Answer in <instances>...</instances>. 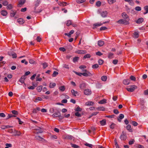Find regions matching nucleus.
Here are the masks:
<instances>
[{
    "instance_id": "nucleus-1",
    "label": "nucleus",
    "mask_w": 148,
    "mask_h": 148,
    "mask_svg": "<svg viewBox=\"0 0 148 148\" xmlns=\"http://www.w3.org/2000/svg\"><path fill=\"white\" fill-rule=\"evenodd\" d=\"M129 21L130 19L127 18L126 19L124 18V19H121L119 20L117 22L120 24L127 25L130 24Z\"/></svg>"
},
{
    "instance_id": "nucleus-2",
    "label": "nucleus",
    "mask_w": 148,
    "mask_h": 148,
    "mask_svg": "<svg viewBox=\"0 0 148 148\" xmlns=\"http://www.w3.org/2000/svg\"><path fill=\"white\" fill-rule=\"evenodd\" d=\"M137 88V86L135 85H133L130 86L129 88H127L126 89L129 92H132L134 90Z\"/></svg>"
},
{
    "instance_id": "nucleus-3",
    "label": "nucleus",
    "mask_w": 148,
    "mask_h": 148,
    "mask_svg": "<svg viewBox=\"0 0 148 148\" xmlns=\"http://www.w3.org/2000/svg\"><path fill=\"white\" fill-rule=\"evenodd\" d=\"M83 72L82 75L84 76L87 77L92 75V74L87 70H84Z\"/></svg>"
},
{
    "instance_id": "nucleus-4",
    "label": "nucleus",
    "mask_w": 148,
    "mask_h": 148,
    "mask_svg": "<svg viewBox=\"0 0 148 148\" xmlns=\"http://www.w3.org/2000/svg\"><path fill=\"white\" fill-rule=\"evenodd\" d=\"M84 93L86 95H89L91 94L92 91L91 90L89 89H86L84 90Z\"/></svg>"
},
{
    "instance_id": "nucleus-5",
    "label": "nucleus",
    "mask_w": 148,
    "mask_h": 148,
    "mask_svg": "<svg viewBox=\"0 0 148 148\" xmlns=\"http://www.w3.org/2000/svg\"><path fill=\"white\" fill-rule=\"evenodd\" d=\"M87 51L85 50H77L75 51V53L77 54H86Z\"/></svg>"
},
{
    "instance_id": "nucleus-6",
    "label": "nucleus",
    "mask_w": 148,
    "mask_h": 148,
    "mask_svg": "<svg viewBox=\"0 0 148 148\" xmlns=\"http://www.w3.org/2000/svg\"><path fill=\"white\" fill-rule=\"evenodd\" d=\"M25 2V0H20L18 2V3L17 5V6L18 7H21L24 4Z\"/></svg>"
},
{
    "instance_id": "nucleus-7",
    "label": "nucleus",
    "mask_w": 148,
    "mask_h": 148,
    "mask_svg": "<svg viewBox=\"0 0 148 148\" xmlns=\"http://www.w3.org/2000/svg\"><path fill=\"white\" fill-rule=\"evenodd\" d=\"M42 130L40 128H38V129H35V131L34 132L35 133L37 134L42 133Z\"/></svg>"
},
{
    "instance_id": "nucleus-8",
    "label": "nucleus",
    "mask_w": 148,
    "mask_h": 148,
    "mask_svg": "<svg viewBox=\"0 0 148 148\" xmlns=\"http://www.w3.org/2000/svg\"><path fill=\"white\" fill-rule=\"evenodd\" d=\"M122 16L124 19H130L128 16L125 12H123L122 13Z\"/></svg>"
},
{
    "instance_id": "nucleus-9",
    "label": "nucleus",
    "mask_w": 148,
    "mask_h": 148,
    "mask_svg": "<svg viewBox=\"0 0 148 148\" xmlns=\"http://www.w3.org/2000/svg\"><path fill=\"white\" fill-rule=\"evenodd\" d=\"M104 44V42L103 41L100 40L98 42V45L99 47H101Z\"/></svg>"
},
{
    "instance_id": "nucleus-10",
    "label": "nucleus",
    "mask_w": 148,
    "mask_h": 148,
    "mask_svg": "<svg viewBox=\"0 0 148 148\" xmlns=\"http://www.w3.org/2000/svg\"><path fill=\"white\" fill-rule=\"evenodd\" d=\"M18 22L20 24H23L24 23V21L22 18H20L17 19Z\"/></svg>"
},
{
    "instance_id": "nucleus-11",
    "label": "nucleus",
    "mask_w": 148,
    "mask_h": 148,
    "mask_svg": "<svg viewBox=\"0 0 148 148\" xmlns=\"http://www.w3.org/2000/svg\"><path fill=\"white\" fill-rule=\"evenodd\" d=\"M126 129L130 132H132L133 131L130 125H128L126 127Z\"/></svg>"
},
{
    "instance_id": "nucleus-12",
    "label": "nucleus",
    "mask_w": 148,
    "mask_h": 148,
    "mask_svg": "<svg viewBox=\"0 0 148 148\" xmlns=\"http://www.w3.org/2000/svg\"><path fill=\"white\" fill-rule=\"evenodd\" d=\"M93 102L90 101H88L86 102L85 103V105L86 106H92L94 104Z\"/></svg>"
},
{
    "instance_id": "nucleus-13",
    "label": "nucleus",
    "mask_w": 148,
    "mask_h": 148,
    "mask_svg": "<svg viewBox=\"0 0 148 148\" xmlns=\"http://www.w3.org/2000/svg\"><path fill=\"white\" fill-rule=\"evenodd\" d=\"M40 110V108H39L37 107L35 108L33 110L32 112L33 113H36L38 111Z\"/></svg>"
},
{
    "instance_id": "nucleus-14",
    "label": "nucleus",
    "mask_w": 148,
    "mask_h": 148,
    "mask_svg": "<svg viewBox=\"0 0 148 148\" xmlns=\"http://www.w3.org/2000/svg\"><path fill=\"white\" fill-rule=\"evenodd\" d=\"M123 82L125 85H128L130 83V81L128 79H125L123 80Z\"/></svg>"
},
{
    "instance_id": "nucleus-15",
    "label": "nucleus",
    "mask_w": 148,
    "mask_h": 148,
    "mask_svg": "<svg viewBox=\"0 0 148 148\" xmlns=\"http://www.w3.org/2000/svg\"><path fill=\"white\" fill-rule=\"evenodd\" d=\"M1 14L3 16H6L8 14L6 10H3L1 11Z\"/></svg>"
},
{
    "instance_id": "nucleus-16",
    "label": "nucleus",
    "mask_w": 148,
    "mask_h": 148,
    "mask_svg": "<svg viewBox=\"0 0 148 148\" xmlns=\"http://www.w3.org/2000/svg\"><path fill=\"white\" fill-rule=\"evenodd\" d=\"M106 99H104L102 100H101L98 102L99 104H103L106 103Z\"/></svg>"
},
{
    "instance_id": "nucleus-17",
    "label": "nucleus",
    "mask_w": 148,
    "mask_h": 148,
    "mask_svg": "<svg viewBox=\"0 0 148 148\" xmlns=\"http://www.w3.org/2000/svg\"><path fill=\"white\" fill-rule=\"evenodd\" d=\"M144 20L143 19L141 18H138L137 21H136V23L138 24H140Z\"/></svg>"
},
{
    "instance_id": "nucleus-18",
    "label": "nucleus",
    "mask_w": 148,
    "mask_h": 148,
    "mask_svg": "<svg viewBox=\"0 0 148 148\" xmlns=\"http://www.w3.org/2000/svg\"><path fill=\"white\" fill-rule=\"evenodd\" d=\"M59 114L60 112L59 111H58L57 112H55L52 115V116L53 118H55L59 116Z\"/></svg>"
},
{
    "instance_id": "nucleus-19",
    "label": "nucleus",
    "mask_w": 148,
    "mask_h": 148,
    "mask_svg": "<svg viewBox=\"0 0 148 148\" xmlns=\"http://www.w3.org/2000/svg\"><path fill=\"white\" fill-rule=\"evenodd\" d=\"M71 92L72 93L73 95L74 96H76L78 94V92L77 91H75L73 89L71 90Z\"/></svg>"
},
{
    "instance_id": "nucleus-20",
    "label": "nucleus",
    "mask_w": 148,
    "mask_h": 148,
    "mask_svg": "<svg viewBox=\"0 0 148 148\" xmlns=\"http://www.w3.org/2000/svg\"><path fill=\"white\" fill-rule=\"evenodd\" d=\"M100 122L101 125L102 126L105 125L106 124V119H103L102 120L100 121Z\"/></svg>"
},
{
    "instance_id": "nucleus-21",
    "label": "nucleus",
    "mask_w": 148,
    "mask_h": 148,
    "mask_svg": "<svg viewBox=\"0 0 148 148\" xmlns=\"http://www.w3.org/2000/svg\"><path fill=\"white\" fill-rule=\"evenodd\" d=\"M107 14V12L106 11H103L101 12V15L103 17H106Z\"/></svg>"
},
{
    "instance_id": "nucleus-22",
    "label": "nucleus",
    "mask_w": 148,
    "mask_h": 148,
    "mask_svg": "<svg viewBox=\"0 0 148 148\" xmlns=\"http://www.w3.org/2000/svg\"><path fill=\"white\" fill-rule=\"evenodd\" d=\"M124 117V115L123 114H120L119 115V118L118 119V120L119 122L121 121V120Z\"/></svg>"
},
{
    "instance_id": "nucleus-23",
    "label": "nucleus",
    "mask_w": 148,
    "mask_h": 148,
    "mask_svg": "<svg viewBox=\"0 0 148 148\" xmlns=\"http://www.w3.org/2000/svg\"><path fill=\"white\" fill-rule=\"evenodd\" d=\"M42 100V99L40 97H37L35 98L34 100V101L35 102H38V101H40Z\"/></svg>"
},
{
    "instance_id": "nucleus-24",
    "label": "nucleus",
    "mask_w": 148,
    "mask_h": 148,
    "mask_svg": "<svg viewBox=\"0 0 148 148\" xmlns=\"http://www.w3.org/2000/svg\"><path fill=\"white\" fill-rule=\"evenodd\" d=\"M56 86V83H50L49 85V87L50 88H54Z\"/></svg>"
},
{
    "instance_id": "nucleus-25",
    "label": "nucleus",
    "mask_w": 148,
    "mask_h": 148,
    "mask_svg": "<svg viewBox=\"0 0 148 148\" xmlns=\"http://www.w3.org/2000/svg\"><path fill=\"white\" fill-rule=\"evenodd\" d=\"M16 11H12L10 14V16L11 17H13L16 14Z\"/></svg>"
},
{
    "instance_id": "nucleus-26",
    "label": "nucleus",
    "mask_w": 148,
    "mask_h": 148,
    "mask_svg": "<svg viewBox=\"0 0 148 148\" xmlns=\"http://www.w3.org/2000/svg\"><path fill=\"white\" fill-rule=\"evenodd\" d=\"M67 3L65 2H60L59 5L61 6H66Z\"/></svg>"
},
{
    "instance_id": "nucleus-27",
    "label": "nucleus",
    "mask_w": 148,
    "mask_h": 148,
    "mask_svg": "<svg viewBox=\"0 0 148 148\" xmlns=\"http://www.w3.org/2000/svg\"><path fill=\"white\" fill-rule=\"evenodd\" d=\"M116 0H108V3L112 4L116 2Z\"/></svg>"
},
{
    "instance_id": "nucleus-28",
    "label": "nucleus",
    "mask_w": 148,
    "mask_h": 148,
    "mask_svg": "<svg viewBox=\"0 0 148 148\" xmlns=\"http://www.w3.org/2000/svg\"><path fill=\"white\" fill-rule=\"evenodd\" d=\"M97 109L99 111H104L105 108L103 107H99L97 108Z\"/></svg>"
},
{
    "instance_id": "nucleus-29",
    "label": "nucleus",
    "mask_w": 148,
    "mask_h": 148,
    "mask_svg": "<svg viewBox=\"0 0 148 148\" xmlns=\"http://www.w3.org/2000/svg\"><path fill=\"white\" fill-rule=\"evenodd\" d=\"M66 25L67 26H69L72 25V22L70 20L67 21L66 22Z\"/></svg>"
},
{
    "instance_id": "nucleus-30",
    "label": "nucleus",
    "mask_w": 148,
    "mask_h": 148,
    "mask_svg": "<svg viewBox=\"0 0 148 148\" xmlns=\"http://www.w3.org/2000/svg\"><path fill=\"white\" fill-rule=\"evenodd\" d=\"M82 109L80 108L79 106H78L75 109V111L77 112H81L82 111Z\"/></svg>"
},
{
    "instance_id": "nucleus-31",
    "label": "nucleus",
    "mask_w": 148,
    "mask_h": 148,
    "mask_svg": "<svg viewBox=\"0 0 148 148\" xmlns=\"http://www.w3.org/2000/svg\"><path fill=\"white\" fill-rule=\"evenodd\" d=\"M120 138L122 140H125L126 139V136L125 135L123 134L121 135L120 136Z\"/></svg>"
},
{
    "instance_id": "nucleus-32",
    "label": "nucleus",
    "mask_w": 148,
    "mask_h": 148,
    "mask_svg": "<svg viewBox=\"0 0 148 148\" xmlns=\"http://www.w3.org/2000/svg\"><path fill=\"white\" fill-rule=\"evenodd\" d=\"M59 89L60 90L62 91H64L65 89V87L64 86H60L59 88Z\"/></svg>"
},
{
    "instance_id": "nucleus-33",
    "label": "nucleus",
    "mask_w": 148,
    "mask_h": 148,
    "mask_svg": "<svg viewBox=\"0 0 148 148\" xmlns=\"http://www.w3.org/2000/svg\"><path fill=\"white\" fill-rule=\"evenodd\" d=\"M25 79L24 77H21L19 79V81L22 84L24 83Z\"/></svg>"
},
{
    "instance_id": "nucleus-34",
    "label": "nucleus",
    "mask_w": 148,
    "mask_h": 148,
    "mask_svg": "<svg viewBox=\"0 0 148 148\" xmlns=\"http://www.w3.org/2000/svg\"><path fill=\"white\" fill-rule=\"evenodd\" d=\"M107 79V77L106 76H102L101 77V79L102 81H106Z\"/></svg>"
},
{
    "instance_id": "nucleus-35",
    "label": "nucleus",
    "mask_w": 148,
    "mask_h": 148,
    "mask_svg": "<svg viewBox=\"0 0 148 148\" xmlns=\"http://www.w3.org/2000/svg\"><path fill=\"white\" fill-rule=\"evenodd\" d=\"M42 86H38L37 88V90L38 92H40L42 89Z\"/></svg>"
},
{
    "instance_id": "nucleus-36",
    "label": "nucleus",
    "mask_w": 148,
    "mask_h": 148,
    "mask_svg": "<svg viewBox=\"0 0 148 148\" xmlns=\"http://www.w3.org/2000/svg\"><path fill=\"white\" fill-rule=\"evenodd\" d=\"M130 78L131 80L134 81H136V78L134 76L131 75L130 76Z\"/></svg>"
},
{
    "instance_id": "nucleus-37",
    "label": "nucleus",
    "mask_w": 148,
    "mask_h": 148,
    "mask_svg": "<svg viewBox=\"0 0 148 148\" xmlns=\"http://www.w3.org/2000/svg\"><path fill=\"white\" fill-rule=\"evenodd\" d=\"M5 145L6 147L5 148H9L8 147H12V145L10 143H6Z\"/></svg>"
},
{
    "instance_id": "nucleus-38",
    "label": "nucleus",
    "mask_w": 148,
    "mask_h": 148,
    "mask_svg": "<svg viewBox=\"0 0 148 148\" xmlns=\"http://www.w3.org/2000/svg\"><path fill=\"white\" fill-rule=\"evenodd\" d=\"M75 115L78 117H80L81 115L79 112H77L75 113Z\"/></svg>"
},
{
    "instance_id": "nucleus-39",
    "label": "nucleus",
    "mask_w": 148,
    "mask_h": 148,
    "mask_svg": "<svg viewBox=\"0 0 148 148\" xmlns=\"http://www.w3.org/2000/svg\"><path fill=\"white\" fill-rule=\"evenodd\" d=\"M90 55L89 54H87L85 55L84 57L83 58L84 59H86V58H89L90 57Z\"/></svg>"
},
{
    "instance_id": "nucleus-40",
    "label": "nucleus",
    "mask_w": 148,
    "mask_h": 148,
    "mask_svg": "<svg viewBox=\"0 0 148 148\" xmlns=\"http://www.w3.org/2000/svg\"><path fill=\"white\" fill-rule=\"evenodd\" d=\"M113 55L114 54L113 53H109L108 56V58H113Z\"/></svg>"
},
{
    "instance_id": "nucleus-41",
    "label": "nucleus",
    "mask_w": 148,
    "mask_h": 148,
    "mask_svg": "<svg viewBox=\"0 0 148 148\" xmlns=\"http://www.w3.org/2000/svg\"><path fill=\"white\" fill-rule=\"evenodd\" d=\"M99 67V66L97 64H95L94 65H92V68L93 69H97Z\"/></svg>"
},
{
    "instance_id": "nucleus-42",
    "label": "nucleus",
    "mask_w": 148,
    "mask_h": 148,
    "mask_svg": "<svg viewBox=\"0 0 148 148\" xmlns=\"http://www.w3.org/2000/svg\"><path fill=\"white\" fill-rule=\"evenodd\" d=\"M10 56H12L13 58H16L17 57L16 54L15 53L9 54Z\"/></svg>"
},
{
    "instance_id": "nucleus-43",
    "label": "nucleus",
    "mask_w": 148,
    "mask_h": 148,
    "mask_svg": "<svg viewBox=\"0 0 148 148\" xmlns=\"http://www.w3.org/2000/svg\"><path fill=\"white\" fill-rule=\"evenodd\" d=\"M14 131L16 132V135L18 136H20L21 135V133L20 131H18L16 130H14Z\"/></svg>"
},
{
    "instance_id": "nucleus-44",
    "label": "nucleus",
    "mask_w": 148,
    "mask_h": 148,
    "mask_svg": "<svg viewBox=\"0 0 148 148\" xmlns=\"http://www.w3.org/2000/svg\"><path fill=\"white\" fill-rule=\"evenodd\" d=\"M79 59V57H74L73 59V61L74 62H77Z\"/></svg>"
},
{
    "instance_id": "nucleus-45",
    "label": "nucleus",
    "mask_w": 148,
    "mask_h": 148,
    "mask_svg": "<svg viewBox=\"0 0 148 148\" xmlns=\"http://www.w3.org/2000/svg\"><path fill=\"white\" fill-rule=\"evenodd\" d=\"M74 32V31L73 30H71L70 31L69 33L68 34V37H71V35L72 34H73Z\"/></svg>"
},
{
    "instance_id": "nucleus-46",
    "label": "nucleus",
    "mask_w": 148,
    "mask_h": 148,
    "mask_svg": "<svg viewBox=\"0 0 148 148\" xmlns=\"http://www.w3.org/2000/svg\"><path fill=\"white\" fill-rule=\"evenodd\" d=\"M85 0H76L77 2L78 3H81L85 1Z\"/></svg>"
},
{
    "instance_id": "nucleus-47",
    "label": "nucleus",
    "mask_w": 148,
    "mask_h": 148,
    "mask_svg": "<svg viewBox=\"0 0 148 148\" xmlns=\"http://www.w3.org/2000/svg\"><path fill=\"white\" fill-rule=\"evenodd\" d=\"M114 143H115V146L116 147V148H119V147L118 145V144L117 143L116 140L115 139L114 140Z\"/></svg>"
},
{
    "instance_id": "nucleus-48",
    "label": "nucleus",
    "mask_w": 148,
    "mask_h": 148,
    "mask_svg": "<svg viewBox=\"0 0 148 148\" xmlns=\"http://www.w3.org/2000/svg\"><path fill=\"white\" fill-rule=\"evenodd\" d=\"M101 5V3L99 1H97L96 3V5L98 7H99Z\"/></svg>"
},
{
    "instance_id": "nucleus-49",
    "label": "nucleus",
    "mask_w": 148,
    "mask_h": 148,
    "mask_svg": "<svg viewBox=\"0 0 148 148\" xmlns=\"http://www.w3.org/2000/svg\"><path fill=\"white\" fill-rule=\"evenodd\" d=\"M42 40L40 36H37L36 40L38 42H40Z\"/></svg>"
},
{
    "instance_id": "nucleus-50",
    "label": "nucleus",
    "mask_w": 148,
    "mask_h": 148,
    "mask_svg": "<svg viewBox=\"0 0 148 148\" xmlns=\"http://www.w3.org/2000/svg\"><path fill=\"white\" fill-rule=\"evenodd\" d=\"M144 9L146 12L144 13V14H146L148 12V6H146L145 7Z\"/></svg>"
},
{
    "instance_id": "nucleus-51",
    "label": "nucleus",
    "mask_w": 148,
    "mask_h": 148,
    "mask_svg": "<svg viewBox=\"0 0 148 148\" xmlns=\"http://www.w3.org/2000/svg\"><path fill=\"white\" fill-rule=\"evenodd\" d=\"M85 145L87 146H88L90 148H92L93 147V145H92L91 144H89L88 143H86Z\"/></svg>"
},
{
    "instance_id": "nucleus-52",
    "label": "nucleus",
    "mask_w": 148,
    "mask_h": 148,
    "mask_svg": "<svg viewBox=\"0 0 148 148\" xmlns=\"http://www.w3.org/2000/svg\"><path fill=\"white\" fill-rule=\"evenodd\" d=\"M132 123L133 125L134 126H136L138 125V123L134 121H132Z\"/></svg>"
},
{
    "instance_id": "nucleus-53",
    "label": "nucleus",
    "mask_w": 148,
    "mask_h": 148,
    "mask_svg": "<svg viewBox=\"0 0 148 148\" xmlns=\"http://www.w3.org/2000/svg\"><path fill=\"white\" fill-rule=\"evenodd\" d=\"M71 146L74 148H79V147L75 144H72Z\"/></svg>"
},
{
    "instance_id": "nucleus-54",
    "label": "nucleus",
    "mask_w": 148,
    "mask_h": 148,
    "mask_svg": "<svg viewBox=\"0 0 148 148\" xmlns=\"http://www.w3.org/2000/svg\"><path fill=\"white\" fill-rule=\"evenodd\" d=\"M115 126V124H114V123H112L110 126V127L111 129H113L114 128Z\"/></svg>"
},
{
    "instance_id": "nucleus-55",
    "label": "nucleus",
    "mask_w": 148,
    "mask_h": 148,
    "mask_svg": "<svg viewBox=\"0 0 148 148\" xmlns=\"http://www.w3.org/2000/svg\"><path fill=\"white\" fill-rule=\"evenodd\" d=\"M58 73L57 72L54 71L53 74L52 76L53 77H55Z\"/></svg>"
},
{
    "instance_id": "nucleus-56",
    "label": "nucleus",
    "mask_w": 148,
    "mask_h": 148,
    "mask_svg": "<svg viewBox=\"0 0 148 148\" xmlns=\"http://www.w3.org/2000/svg\"><path fill=\"white\" fill-rule=\"evenodd\" d=\"M103 23H96L95 24H94V25L95 26H99L102 25Z\"/></svg>"
},
{
    "instance_id": "nucleus-57",
    "label": "nucleus",
    "mask_w": 148,
    "mask_h": 148,
    "mask_svg": "<svg viewBox=\"0 0 148 148\" xmlns=\"http://www.w3.org/2000/svg\"><path fill=\"white\" fill-rule=\"evenodd\" d=\"M40 0H36L35 1V5H38L40 3Z\"/></svg>"
},
{
    "instance_id": "nucleus-58",
    "label": "nucleus",
    "mask_w": 148,
    "mask_h": 148,
    "mask_svg": "<svg viewBox=\"0 0 148 148\" xmlns=\"http://www.w3.org/2000/svg\"><path fill=\"white\" fill-rule=\"evenodd\" d=\"M79 68L80 69H82L86 68V66L84 65H81L79 66Z\"/></svg>"
},
{
    "instance_id": "nucleus-59",
    "label": "nucleus",
    "mask_w": 148,
    "mask_h": 148,
    "mask_svg": "<svg viewBox=\"0 0 148 148\" xmlns=\"http://www.w3.org/2000/svg\"><path fill=\"white\" fill-rule=\"evenodd\" d=\"M42 65L44 69L46 68L48 66L47 64L46 63H43Z\"/></svg>"
},
{
    "instance_id": "nucleus-60",
    "label": "nucleus",
    "mask_w": 148,
    "mask_h": 148,
    "mask_svg": "<svg viewBox=\"0 0 148 148\" xmlns=\"http://www.w3.org/2000/svg\"><path fill=\"white\" fill-rule=\"evenodd\" d=\"M12 114H15L17 115L18 114V112L17 111L15 110H13L12 111Z\"/></svg>"
},
{
    "instance_id": "nucleus-61",
    "label": "nucleus",
    "mask_w": 148,
    "mask_h": 148,
    "mask_svg": "<svg viewBox=\"0 0 148 148\" xmlns=\"http://www.w3.org/2000/svg\"><path fill=\"white\" fill-rule=\"evenodd\" d=\"M12 8V5L11 4H9L7 6V9H11Z\"/></svg>"
},
{
    "instance_id": "nucleus-62",
    "label": "nucleus",
    "mask_w": 148,
    "mask_h": 148,
    "mask_svg": "<svg viewBox=\"0 0 148 148\" xmlns=\"http://www.w3.org/2000/svg\"><path fill=\"white\" fill-rule=\"evenodd\" d=\"M118 62V60H113L112 62V63L114 64H116Z\"/></svg>"
},
{
    "instance_id": "nucleus-63",
    "label": "nucleus",
    "mask_w": 148,
    "mask_h": 148,
    "mask_svg": "<svg viewBox=\"0 0 148 148\" xmlns=\"http://www.w3.org/2000/svg\"><path fill=\"white\" fill-rule=\"evenodd\" d=\"M135 9L136 10L139 11L141 10V8L139 6H137L135 8Z\"/></svg>"
},
{
    "instance_id": "nucleus-64",
    "label": "nucleus",
    "mask_w": 148,
    "mask_h": 148,
    "mask_svg": "<svg viewBox=\"0 0 148 148\" xmlns=\"http://www.w3.org/2000/svg\"><path fill=\"white\" fill-rule=\"evenodd\" d=\"M107 28L105 27H101L100 28V30L101 31L103 30H104L107 29Z\"/></svg>"
}]
</instances>
